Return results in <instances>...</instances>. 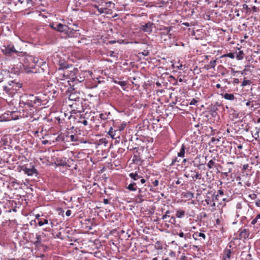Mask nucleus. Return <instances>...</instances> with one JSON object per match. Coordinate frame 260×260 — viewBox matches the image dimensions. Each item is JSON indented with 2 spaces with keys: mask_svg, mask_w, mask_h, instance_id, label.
Instances as JSON below:
<instances>
[{
  "mask_svg": "<svg viewBox=\"0 0 260 260\" xmlns=\"http://www.w3.org/2000/svg\"><path fill=\"white\" fill-rule=\"evenodd\" d=\"M172 29V27H165L163 28V30H165L166 35H169V36H171V34L170 33L171 30Z\"/></svg>",
  "mask_w": 260,
  "mask_h": 260,
  "instance_id": "31",
  "label": "nucleus"
},
{
  "mask_svg": "<svg viewBox=\"0 0 260 260\" xmlns=\"http://www.w3.org/2000/svg\"><path fill=\"white\" fill-rule=\"evenodd\" d=\"M184 238L185 239H187V238L190 239V234L187 233V234H184Z\"/></svg>",
  "mask_w": 260,
  "mask_h": 260,
  "instance_id": "46",
  "label": "nucleus"
},
{
  "mask_svg": "<svg viewBox=\"0 0 260 260\" xmlns=\"http://www.w3.org/2000/svg\"><path fill=\"white\" fill-rule=\"evenodd\" d=\"M232 170H233L232 168L229 167V168H228V172H227V173H225V174H226V176H227V174H228V173H231V172L232 171Z\"/></svg>",
  "mask_w": 260,
  "mask_h": 260,
  "instance_id": "51",
  "label": "nucleus"
},
{
  "mask_svg": "<svg viewBox=\"0 0 260 260\" xmlns=\"http://www.w3.org/2000/svg\"><path fill=\"white\" fill-rule=\"evenodd\" d=\"M255 204L257 207H260V200H257L255 202Z\"/></svg>",
  "mask_w": 260,
  "mask_h": 260,
  "instance_id": "52",
  "label": "nucleus"
},
{
  "mask_svg": "<svg viewBox=\"0 0 260 260\" xmlns=\"http://www.w3.org/2000/svg\"><path fill=\"white\" fill-rule=\"evenodd\" d=\"M239 239H246L248 238L250 235L249 230L246 229H241L239 230Z\"/></svg>",
  "mask_w": 260,
  "mask_h": 260,
  "instance_id": "12",
  "label": "nucleus"
},
{
  "mask_svg": "<svg viewBox=\"0 0 260 260\" xmlns=\"http://www.w3.org/2000/svg\"><path fill=\"white\" fill-rule=\"evenodd\" d=\"M95 9H96L98 11V12H99L100 14H106V13H107V12L106 11V10L107 9L106 8H103V7H100L99 6H98V5H94L93 6Z\"/></svg>",
  "mask_w": 260,
  "mask_h": 260,
  "instance_id": "21",
  "label": "nucleus"
},
{
  "mask_svg": "<svg viewBox=\"0 0 260 260\" xmlns=\"http://www.w3.org/2000/svg\"><path fill=\"white\" fill-rule=\"evenodd\" d=\"M25 97L26 99L24 97L20 101L19 104L20 107L35 108L34 106L36 107L40 106L44 101V97H42L39 94H37L36 96L32 94H28Z\"/></svg>",
  "mask_w": 260,
  "mask_h": 260,
  "instance_id": "1",
  "label": "nucleus"
},
{
  "mask_svg": "<svg viewBox=\"0 0 260 260\" xmlns=\"http://www.w3.org/2000/svg\"><path fill=\"white\" fill-rule=\"evenodd\" d=\"M251 83V81L249 80H246L244 78V81L242 83L241 86L244 87L246 86L247 85H250Z\"/></svg>",
  "mask_w": 260,
  "mask_h": 260,
  "instance_id": "33",
  "label": "nucleus"
},
{
  "mask_svg": "<svg viewBox=\"0 0 260 260\" xmlns=\"http://www.w3.org/2000/svg\"><path fill=\"white\" fill-rule=\"evenodd\" d=\"M137 183L136 182H132L126 187V188L130 191H135L137 190V187L136 186Z\"/></svg>",
  "mask_w": 260,
  "mask_h": 260,
  "instance_id": "18",
  "label": "nucleus"
},
{
  "mask_svg": "<svg viewBox=\"0 0 260 260\" xmlns=\"http://www.w3.org/2000/svg\"><path fill=\"white\" fill-rule=\"evenodd\" d=\"M1 50L6 55H11L14 53H18V51L15 49L14 46L11 43L7 45H3L1 48Z\"/></svg>",
  "mask_w": 260,
  "mask_h": 260,
  "instance_id": "3",
  "label": "nucleus"
},
{
  "mask_svg": "<svg viewBox=\"0 0 260 260\" xmlns=\"http://www.w3.org/2000/svg\"><path fill=\"white\" fill-rule=\"evenodd\" d=\"M103 203L105 204H108L109 203V200L107 199H104V200H103Z\"/></svg>",
  "mask_w": 260,
  "mask_h": 260,
  "instance_id": "53",
  "label": "nucleus"
},
{
  "mask_svg": "<svg viewBox=\"0 0 260 260\" xmlns=\"http://www.w3.org/2000/svg\"><path fill=\"white\" fill-rule=\"evenodd\" d=\"M243 51H239L238 53L237 54V56H236L237 59L238 60L242 59L243 58Z\"/></svg>",
  "mask_w": 260,
  "mask_h": 260,
  "instance_id": "34",
  "label": "nucleus"
},
{
  "mask_svg": "<svg viewBox=\"0 0 260 260\" xmlns=\"http://www.w3.org/2000/svg\"><path fill=\"white\" fill-rule=\"evenodd\" d=\"M180 159H178L177 157H175L174 158L172 159V162L170 164V165L173 166L174 165L175 162H179Z\"/></svg>",
  "mask_w": 260,
  "mask_h": 260,
  "instance_id": "36",
  "label": "nucleus"
},
{
  "mask_svg": "<svg viewBox=\"0 0 260 260\" xmlns=\"http://www.w3.org/2000/svg\"><path fill=\"white\" fill-rule=\"evenodd\" d=\"M71 213H72V211L70 210H68L66 211V215L67 216H70L71 215Z\"/></svg>",
  "mask_w": 260,
  "mask_h": 260,
  "instance_id": "47",
  "label": "nucleus"
},
{
  "mask_svg": "<svg viewBox=\"0 0 260 260\" xmlns=\"http://www.w3.org/2000/svg\"><path fill=\"white\" fill-rule=\"evenodd\" d=\"M175 254V253L173 251H171L170 253V255L172 256H174Z\"/></svg>",
  "mask_w": 260,
  "mask_h": 260,
  "instance_id": "62",
  "label": "nucleus"
},
{
  "mask_svg": "<svg viewBox=\"0 0 260 260\" xmlns=\"http://www.w3.org/2000/svg\"><path fill=\"white\" fill-rule=\"evenodd\" d=\"M233 82H234V84H238L239 82V80L237 78H235L234 79Z\"/></svg>",
  "mask_w": 260,
  "mask_h": 260,
  "instance_id": "54",
  "label": "nucleus"
},
{
  "mask_svg": "<svg viewBox=\"0 0 260 260\" xmlns=\"http://www.w3.org/2000/svg\"><path fill=\"white\" fill-rule=\"evenodd\" d=\"M223 98L228 100L233 101L235 99L233 94L226 93L223 95Z\"/></svg>",
  "mask_w": 260,
  "mask_h": 260,
  "instance_id": "24",
  "label": "nucleus"
},
{
  "mask_svg": "<svg viewBox=\"0 0 260 260\" xmlns=\"http://www.w3.org/2000/svg\"><path fill=\"white\" fill-rule=\"evenodd\" d=\"M48 220L46 218L38 219V224L40 226H43L44 224H48Z\"/></svg>",
  "mask_w": 260,
  "mask_h": 260,
  "instance_id": "22",
  "label": "nucleus"
},
{
  "mask_svg": "<svg viewBox=\"0 0 260 260\" xmlns=\"http://www.w3.org/2000/svg\"><path fill=\"white\" fill-rule=\"evenodd\" d=\"M126 126V124L124 123H122L121 124V125H120V126L118 127V129L119 131H123L124 128Z\"/></svg>",
  "mask_w": 260,
  "mask_h": 260,
  "instance_id": "39",
  "label": "nucleus"
},
{
  "mask_svg": "<svg viewBox=\"0 0 260 260\" xmlns=\"http://www.w3.org/2000/svg\"><path fill=\"white\" fill-rule=\"evenodd\" d=\"M78 28V25L76 24H73V27H69V30H67V31H64L65 34L67 35V36L68 37H73L75 36V34L77 30V28Z\"/></svg>",
  "mask_w": 260,
  "mask_h": 260,
  "instance_id": "10",
  "label": "nucleus"
},
{
  "mask_svg": "<svg viewBox=\"0 0 260 260\" xmlns=\"http://www.w3.org/2000/svg\"><path fill=\"white\" fill-rule=\"evenodd\" d=\"M140 182L142 184H144L146 182V180L142 177L140 178Z\"/></svg>",
  "mask_w": 260,
  "mask_h": 260,
  "instance_id": "56",
  "label": "nucleus"
},
{
  "mask_svg": "<svg viewBox=\"0 0 260 260\" xmlns=\"http://www.w3.org/2000/svg\"><path fill=\"white\" fill-rule=\"evenodd\" d=\"M142 195L140 193L136 197V202L139 203H141L143 202L144 200L142 199Z\"/></svg>",
  "mask_w": 260,
  "mask_h": 260,
  "instance_id": "32",
  "label": "nucleus"
},
{
  "mask_svg": "<svg viewBox=\"0 0 260 260\" xmlns=\"http://www.w3.org/2000/svg\"><path fill=\"white\" fill-rule=\"evenodd\" d=\"M258 223L259 224V222L258 221V218L257 215L255 216V217L251 221V224L254 225L255 224Z\"/></svg>",
  "mask_w": 260,
  "mask_h": 260,
  "instance_id": "37",
  "label": "nucleus"
},
{
  "mask_svg": "<svg viewBox=\"0 0 260 260\" xmlns=\"http://www.w3.org/2000/svg\"><path fill=\"white\" fill-rule=\"evenodd\" d=\"M21 87V84L18 83L11 81L7 85L3 86V94H6L8 96L13 97L17 92V90Z\"/></svg>",
  "mask_w": 260,
  "mask_h": 260,
  "instance_id": "2",
  "label": "nucleus"
},
{
  "mask_svg": "<svg viewBox=\"0 0 260 260\" xmlns=\"http://www.w3.org/2000/svg\"><path fill=\"white\" fill-rule=\"evenodd\" d=\"M78 98V96H76V95L74 93H72L71 94H70L69 95V99L70 100H72V101H76V99Z\"/></svg>",
  "mask_w": 260,
  "mask_h": 260,
  "instance_id": "35",
  "label": "nucleus"
},
{
  "mask_svg": "<svg viewBox=\"0 0 260 260\" xmlns=\"http://www.w3.org/2000/svg\"><path fill=\"white\" fill-rule=\"evenodd\" d=\"M115 4L111 2H109L105 3L104 5H103V8H106V14H110L112 12V8L114 7Z\"/></svg>",
  "mask_w": 260,
  "mask_h": 260,
  "instance_id": "13",
  "label": "nucleus"
},
{
  "mask_svg": "<svg viewBox=\"0 0 260 260\" xmlns=\"http://www.w3.org/2000/svg\"><path fill=\"white\" fill-rule=\"evenodd\" d=\"M49 26H50L52 29L61 32H64V31L69 30L68 26L58 22L50 23Z\"/></svg>",
  "mask_w": 260,
  "mask_h": 260,
  "instance_id": "5",
  "label": "nucleus"
},
{
  "mask_svg": "<svg viewBox=\"0 0 260 260\" xmlns=\"http://www.w3.org/2000/svg\"><path fill=\"white\" fill-rule=\"evenodd\" d=\"M113 82L120 85L122 87H125L127 85V83L124 81H117L116 80H113Z\"/></svg>",
  "mask_w": 260,
  "mask_h": 260,
  "instance_id": "28",
  "label": "nucleus"
},
{
  "mask_svg": "<svg viewBox=\"0 0 260 260\" xmlns=\"http://www.w3.org/2000/svg\"><path fill=\"white\" fill-rule=\"evenodd\" d=\"M82 122L84 125H87L88 124V121L86 120H84Z\"/></svg>",
  "mask_w": 260,
  "mask_h": 260,
  "instance_id": "57",
  "label": "nucleus"
},
{
  "mask_svg": "<svg viewBox=\"0 0 260 260\" xmlns=\"http://www.w3.org/2000/svg\"><path fill=\"white\" fill-rule=\"evenodd\" d=\"M248 197L252 200H255L257 198V195L255 193H251L248 195Z\"/></svg>",
  "mask_w": 260,
  "mask_h": 260,
  "instance_id": "41",
  "label": "nucleus"
},
{
  "mask_svg": "<svg viewBox=\"0 0 260 260\" xmlns=\"http://www.w3.org/2000/svg\"><path fill=\"white\" fill-rule=\"evenodd\" d=\"M58 212H59V214H60V213H63L64 212V211L61 209V208H59L58 209Z\"/></svg>",
  "mask_w": 260,
  "mask_h": 260,
  "instance_id": "58",
  "label": "nucleus"
},
{
  "mask_svg": "<svg viewBox=\"0 0 260 260\" xmlns=\"http://www.w3.org/2000/svg\"><path fill=\"white\" fill-rule=\"evenodd\" d=\"M30 225H32L34 224H35V226H37V224H36V220H31L30 222Z\"/></svg>",
  "mask_w": 260,
  "mask_h": 260,
  "instance_id": "49",
  "label": "nucleus"
},
{
  "mask_svg": "<svg viewBox=\"0 0 260 260\" xmlns=\"http://www.w3.org/2000/svg\"><path fill=\"white\" fill-rule=\"evenodd\" d=\"M216 63V60H213L210 61L209 64L208 65V69L214 68Z\"/></svg>",
  "mask_w": 260,
  "mask_h": 260,
  "instance_id": "29",
  "label": "nucleus"
},
{
  "mask_svg": "<svg viewBox=\"0 0 260 260\" xmlns=\"http://www.w3.org/2000/svg\"><path fill=\"white\" fill-rule=\"evenodd\" d=\"M110 114V113H101L100 114V117L102 120H106L109 119V116Z\"/></svg>",
  "mask_w": 260,
  "mask_h": 260,
  "instance_id": "27",
  "label": "nucleus"
},
{
  "mask_svg": "<svg viewBox=\"0 0 260 260\" xmlns=\"http://www.w3.org/2000/svg\"><path fill=\"white\" fill-rule=\"evenodd\" d=\"M154 25L153 23L148 22L144 25H141L140 29L143 31L150 34L152 32L153 26Z\"/></svg>",
  "mask_w": 260,
  "mask_h": 260,
  "instance_id": "9",
  "label": "nucleus"
},
{
  "mask_svg": "<svg viewBox=\"0 0 260 260\" xmlns=\"http://www.w3.org/2000/svg\"><path fill=\"white\" fill-rule=\"evenodd\" d=\"M197 102V101L196 100H195L194 99H193L190 102V104L194 105Z\"/></svg>",
  "mask_w": 260,
  "mask_h": 260,
  "instance_id": "50",
  "label": "nucleus"
},
{
  "mask_svg": "<svg viewBox=\"0 0 260 260\" xmlns=\"http://www.w3.org/2000/svg\"><path fill=\"white\" fill-rule=\"evenodd\" d=\"M186 197L192 199L194 197V194L191 192H188L187 193Z\"/></svg>",
  "mask_w": 260,
  "mask_h": 260,
  "instance_id": "42",
  "label": "nucleus"
},
{
  "mask_svg": "<svg viewBox=\"0 0 260 260\" xmlns=\"http://www.w3.org/2000/svg\"><path fill=\"white\" fill-rule=\"evenodd\" d=\"M129 176L131 178H132L135 181H138L139 179L142 178V176L140 175H139L137 172H135L134 173H131L129 174Z\"/></svg>",
  "mask_w": 260,
  "mask_h": 260,
  "instance_id": "16",
  "label": "nucleus"
},
{
  "mask_svg": "<svg viewBox=\"0 0 260 260\" xmlns=\"http://www.w3.org/2000/svg\"><path fill=\"white\" fill-rule=\"evenodd\" d=\"M159 181L158 180H155L153 182H152V184L154 186H157L158 185Z\"/></svg>",
  "mask_w": 260,
  "mask_h": 260,
  "instance_id": "44",
  "label": "nucleus"
},
{
  "mask_svg": "<svg viewBox=\"0 0 260 260\" xmlns=\"http://www.w3.org/2000/svg\"><path fill=\"white\" fill-rule=\"evenodd\" d=\"M170 213V211H167L165 213V214L162 216V218L163 219H166L168 216V214H169Z\"/></svg>",
  "mask_w": 260,
  "mask_h": 260,
  "instance_id": "45",
  "label": "nucleus"
},
{
  "mask_svg": "<svg viewBox=\"0 0 260 260\" xmlns=\"http://www.w3.org/2000/svg\"><path fill=\"white\" fill-rule=\"evenodd\" d=\"M23 108L22 110V115L25 117H30L32 118L36 110L35 108H28L27 107H21Z\"/></svg>",
  "mask_w": 260,
  "mask_h": 260,
  "instance_id": "7",
  "label": "nucleus"
},
{
  "mask_svg": "<svg viewBox=\"0 0 260 260\" xmlns=\"http://www.w3.org/2000/svg\"><path fill=\"white\" fill-rule=\"evenodd\" d=\"M232 251L231 249L226 248L224 249L223 252V259L224 260H230L231 257Z\"/></svg>",
  "mask_w": 260,
  "mask_h": 260,
  "instance_id": "15",
  "label": "nucleus"
},
{
  "mask_svg": "<svg viewBox=\"0 0 260 260\" xmlns=\"http://www.w3.org/2000/svg\"><path fill=\"white\" fill-rule=\"evenodd\" d=\"M23 170L28 176H32L34 174H36L37 173V170L34 166H32L31 168L25 167Z\"/></svg>",
  "mask_w": 260,
  "mask_h": 260,
  "instance_id": "14",
  "label": "nucleus"
},
{
  "mask_svg": "<svg viewBox=\"0 0 260 260\" xmlns=\"http://www.w3.org/2000/svg\"><path fill=\"white\" fill-rule=\"evenodd\" d=\"M237 148H238V149H242V148H243V146H242V145H241V144H239V145H238L237 146Z\"/></svg>",
  "mask_w": 260,
  "mask_h": 260,
  "instance_id": "59",
  "label": "nucleus"
},
{
  "mask_svg": "<svg viewBox=\"0 0 260 260\" xmlns=\"http://www.w3.org/2000/svg\"><path fill=\"white\" fill-rule=\"evenodd\" d=\"M202 237L203 239H205L206 238V235L203 233H198V232L194 233L193 235V238L196 240H197L198 239V237Z\"/></svg>",
  "mask_w": 260,
  "mask_h": 260,
  "instance_id": "23",
  "label": "nucleus"
},
{
  "mask_svg": "<svg viewBox=\"0 0 260 260\" xmlns=\"http://www.w3.org/2000/svg\"><path fill=\"white\" fill-rule=\"evenodd\" d=\"M224 195V191L222 189H219L217 191V194L215 196V199L218 200V197L219 196H221Z\"/></svg>",
  "mask_w": 260,
  "mask_h": 260,
  "instance_id": "30",
  "label": "nucleus"
},
{
  "mask_svg": "<svg viewBox=\"0 0 260 260\" xmlns=\"http://www.w3.org/2000/svg\"><path fill=\"white\" fill-rule=\"evenodd\" d=\"M178 236H179L180 237L183 238V237H184V234L182 232H180L178 234Z\"/></svg>",
  "mask_w": 260,
  "mask_h": 260,
  "instance_id": "55",
  "label": "nucleus"
},
{
  "mask_svg": "<svg viewBox=\"0 0 260 260\" xmlns=\"http://www.w3.org/2000/svg\"><path fill=\"white\" fill-rule=\"evenodd\" d=\"M77 72V69H75L72 71H70V73L68 71L65 72L64 75L67 76L68 78L73 82H75L77 83L78 82H80V81L77 79L76 76V73Z\"/></svg>",
  "mask_w": 260,
  "mask_h": 260,
  "instance_id": "8",
  "label": "nucleus"
},
{
  "mask_svg": "<svg viewBox=\"0 0 260 260\" xmlns=\"http://www.w3.org/2000/svg\"><path fill=\"white\" fill-rule=\"evenodd\" d=\"M251 105V102L248 101L246 103V106H250Z\"/></svg>",
  "mask_w": 260,
  "mask_h": 260,
  "instance_id": "60",
  "label": "nucleus"
},
{
  "mask_svg": "<svg viewBox=\"0 0 260 260\" xmlns=\"http://www.w3.org/2000/svg\"><path fill=\"white\" fill-rule=\"evenodd\" d=\"M257 216L258 220V221L259 222V224H260V213L257 214Z\"/></svg>",
  "mask_w": 260,
  "mask_h": 260,
  "instance_id": "64",
  "label": "nucleus"
},
{
  "mask_svg": "<svg viewBox=\"0 0 260 260\" xmlns=\"http://www.w3.org/2000/svg\"><path fill=\"white\" fill-rule=\"evenodd\" d=\"M185 149L186 147L184 144H182L179 150V151L178 152V157H184L185 156Z\"/></svg>",
  "mask_w": 260,
  "mask_h": 260,
  "instance_id": "19",
  "label": "nucleus"
},
{
  "mask_svg": "<svg viewBox=\"0 0 260 260\" xmlns=\"http://www.w3.org/2000/svg\"><path fill=\"white\" fill-rule=\"evenodd\" d=\"M215 200V196H214V194L209 193L206 196V197L205 199V202H206L207 205H210L212 207H215V203H214Z\"/></svg>",
  "mask_w": 260,
  "mask_h": 260,
  "instance_id": "11",
  "label": "nucleus"
},
{
  "mask_svg": "<svg viewBox=\"0 0 260 260\" xmlns=\"http://www.w3.org/2000/svg\"><path fill=\"white\" fill-rule=\"evenodd\" d=\"M184 176L187 178L191 177L193 181L197 179L200 180L202 178V175L194 170H190L188 173L185 172Z\"/></svg>",
  "mask_w": 260,
  "mask_h": 260,
  "instance_id": "6",
  "label": "nucleus"
},
{
  "mask_svg": "<svg viewBox=\"0 0 260 260\" xmlns=\"http://www.w3.org/2000/svg\"><path fill=\"white\" fill-rule=\"evenodd\" d=\"M32 2V0H26V3L27 4H31Z\"/></svg>",
  "mask_w": 260,
  "mask_h": 260,
  "instance_id": "61",
  "label": "nucleus"
},
{
  "mask_svg": "<svg viewBox=\"0 0 260 260\" xmlns=\"http://www.w3.org/2000/svg\"><path fill=\"white\" fill-rule=\"evenodd\" d=\"M63 141L77 142L78 140V137L76 135H70V132L66 134H61L59 137Z\"/></svg>",
  "mask_w": 260,
  "mask_h": 260,
  "instance_id": "4",
  "label": "nucleus"
},
{
  "mask_svg": "<svg viewBox=\"0 0 260 260\" xmlns=\"http://www.w3.org/2000/svg\"><path fill=\"white\" fill-rule=\"evenodd\" d=\"M57 166H65L67 165V162L65 158H57L55 161Z\"/></svg>",
  "mask_w": 260,
  "mask_h": 260,
  "instance_id": "17",
  "label": "nucleus"
},
{
  "mask_svg": "<svg viewBox=\"0 0 260 260\" xmlns=\"http://www.w3.org/2000/svg\"><path fill=\"white\" fill-rule=\"evenodd\" d=\"M216 158L214 157L212 159L209 161L207 164V167L209 169H212L216 167L217 164L215 163Z\"/></svg>",
  "mask_w": 260,
  "mask_h": 260,
  "instance_id": "20",
  "label": "nucleus"
},
{
  "mask_svg": "<svg viewBox=\"0 0 260 260\" xmlns=\"http://www.w3.org/2000/svg\"><path fill=\"white\" fill-rule=\"evenodd\" d=\"M116 130H114L113 128L111 127L108 132V134L112 139H114V136L116 135Z\"/></svg>",
  "mask_w": 260,
  "mask_h": 260,
  "instance_id": "25",
  "label": "nucleus"
},
{
  "mask_svg": "<svg viewBox=\"0 0 260 260\" xmlns=\"http://www.w3.org/2000/svg\"><path fill=\"white\" fill-rule=\"evenodd\" d=\"M224 56H226V57H229L232 59H233L235 58V54L234 53H228L225 55H224Z\"/></svg>",
  "mask_w": 260,
  "mask_h": 260,
  "instance_id": "40",
  "label": "nucleus"
},
{
  "mask_svg": "<svg viewBox=\"0 0 260 260\" xmlns=\"http://www.w3.org/2000/svg\"><path fill=\"white\" fill-rule=\"evenodd\" d=\"M185 215V211L183 210H177L176 212V216L178 218H182Z\"/></svg>",
  "mask_w": 260,
  "mask_h": 260,
  "instance_id": "26",
  "label": "nucleus"
},
{
  "mask_svg": "<svg viewBox=\"0 0 260 260\" xmlns=\"http://www.w3.org/2000/svg\"><path fill=\"white\" fill-rule=\"evenodd\" d=\"M36 238L37 240L35 242V243L40 244L42 241L41 236L39 235H37Z\"/></svg>",
  "mask_w": 260,
  "mask_h": 260,
  "instance_id": "38",
  "label": "nucleus"
},
{
  "mask_svg": "<svg viewBox=\"0 0 260 260\" xmlns=\"http://www.w3.org/2000/svg\"><path fill=\"white\" fill-rule=\"evenodd\" d=\"M236 208L238 209H242V205L241 203H237V204L236 205Z\"/></svg>",
  "mask_w": 260,
  "mask_h": 260,
  "instance_id": "48",
  "label": "nucleus"
},
{
  "mask_svg": "<svg viewBox=\"0 0 260 260\" xmlns=\"http://www.w3.org/2000/svg\"><path fill=\"white\" fill-rule=\"evenodd\" d=\"M180 183H181V181H180L179 179H178V180H177L176 181V184L178 185V184H180Z\"/></svg>",
  "mask_w": 260,
  "mask_h": 260,
  "instance_id": "63",
  "label": "nucleus"
},
{
  "mask_svg": "<svg viewBox=\"0 0 260 260\" xmlns=\"http://www.w3.org/2000/svg\"><path fill=\"white\" fill-rule=\"evenodd\" d=\"M172 67L173 68H177V69H179V70H181L182 69V65L181 64L179 66H176L175 64H172Z\"/></svg>",
  "mask_w": 260,
  "mask_h": 260,
  "instance_id": "43",
  "label": "nucleus"
}]
</instances>
